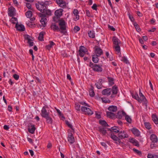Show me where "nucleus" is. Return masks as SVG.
Returning a JSON list of instances; mask_svg holds the SVG:
<instances>
[{
    "label": "nucleus",
    "instance_id": "obj_1",
    "mask_svg": "<svg viewBox=\"0 0 158 158\" xmlns=\"http://www.w3.org/2000/svg\"><path fill=\"white\" fill-rule=\"evenodd\" d=\"M48 4V2H38L35 4L36 8L42 13L38 14V16L41 18V20H47L46 18L48 15L51 14V11L47 9V6Z\"/></svg>",
    "mask_w": 158,
    "mask_h": 158
},
{
    "label": "nucleus",
    "instance_id": "obj_2",
    "mask_svg": "<svg viewBox=\"0 0 158 158\" xmlns=\"http://www.w3.org/2000/svg\"><path fill=\"white\" fill-rule=\"evenodd\" d=\"M108 110L110 111L106 112L107 117L110 118H113L115 116L114 112H116L117 110V107L115 106H110L108 107Z\"/></svg>",
    "mask_w": 158,
    "mask_h": 158
},
{
    "label": "nucleus",
    "instance_id": "obj_3",
    "mask_svg": "<svg viewBox=\"0 0 158 158\" xmlns=\"http://www.w3.org/2000/svg\"><path fill=\"white\" fill-rule=\"evenodd\" d=\"M58 25L59 26V31L61 33L64 34L66 33V23L64 20H58Z\"/></svg>",
    "mask_w": 158,
    "mask_h": 158
},
{
    "label": "nucleus",
    "instance_id": "obj_4",
    "mask_svg": "<svg viewBox=\"0 0 158 158\" xmlns=\"http://www.w3.org/2000/svg\"><path fill=\"white\" fill-rule=\"evenodd\" d=\"M89 66L92 68L94 71L96 72H101L103 70L101 66L97 64H94L92 62H90Z\"/></svg>",
    "mask_w": 158,
    "mask_h": 158
},
{
    "label": "nucleus",
    "instance_id": "obj_5",
    "mask_svg": "<svg viewBox=\"0 0 158 158\" xmlns=\"http://www.w3.org/2000/svg\"><path fill=\"white\" fill-rule=\"evenodd\" d=\"M58 20H52L50 26L51 28L54 31H59Z\"/></svg>",
    "mask_w": 158,
    "mask_h": 158
},
{
    "label": "nucleus",
    "instance_id": "obj_6",
    "mask_svg": "<svg viewBox=\"0 0 158 158\" xmlns=\"http://www.w3.org/2000/svg\"><path fill=\"white\" fill-rule=\"evenodd\" d=\"M48 107L47 106H43L41 110V115L43 118L46 117L49 115V112L48 110H47Z\"/></svg>",
    "mask_w": 158,
    "mask_h": 158
},
{
    "label": "nucleus",
    "instance_id": "obj_7",
    "mask_svg": "<svg viewBox=\"0 0 158 158\" xmlns=\"http://www.w3.org/2000/svg\"><path fill=\"white\" fill-rule=\"evenodd\" d=\"M81 111L85 112V114L91 115L93 114V112L89 108L85 106H82L81 108Z\"/></svg>",
    "mask_w": 158,
    "mask_h": 158
},
{
    "label": "nucleus",
    "instance_id": "obj_8",
    "mask_svg": "<svg viewBox=\"0 0 158 158\" xmlns=\"http://www.w3.org/2000/svg\"><path fill=\"white\" fill-rule=\"evenodd\" d=\"M118 135L120 139L127 138L129 137L128 135L126 132L124 131H119Z\"/></svg>",
    "mask_w": 158,
    "mask_h": 158
},
{
    "label": "nucleus",
    "instance_id": "obj_9",
    "mask_svg": "<svg viewBox=\"0 0 158 158\" xmlns=\"http://www.w3.org/2000/svg\"><path fill=\"white\" fill-rule=\"evenodd\" d=\"M63 10L62 9H59L56 10L55 12V15L56 17H53V20H56V19L60 18L62 15Z\"/></svg>",
    "mask_w": 158,
    "mask_h": 158
},
{
    "label": "nucleus",
    "instance_id": "obj_10",
    "mask_svg": "<svg viewBox=\"0 0 158 158\" xmlns=\"http://www.w3.org/2000/svg\"><path fill=\"white\" fill-rule=\"evenodd\" d=\"M95 55L100 56L103 53L102 50L98 47L95 46L94 48Z\"/></svg>",
    "mask_w": 158,
    "mask_h": 158
},
{
    "label": "nucleus",
    "instance_id": "obj_11",
    "mask_svg": "<svg viewBox=\"0 0 158 158\" xmlns=\"http://www.w3.org/2000/svg\"><path fill=\"white\" fill-rule=\"evenodd\" d=\"M17 22L18 20H15ZM15 28L17 30L19 31H23L25 30V28L24 26L21 24H19L17 22L15 26Z\"/></svg>",
    "mask_w": 158,
    "mask_h": 158
},
{
    "label": "nucleus",
    "instance_id": "obj_12",
    "mask_svg": "<svg viewBox=\"0 0 158 158\" xmlns=\"http://www.w3.org/2000/svg\"><path fill=\"white\" fill-rule=\"evenodd\" d=\"M139 95L140 97V99L141 100V102H143L145 106H147V101L145 97L141 92L140 89H139Z\"/></svg>",
    "mask_w": 158,
    "mask_h": 158
},
{
    "label": "nucleus",
    "instance_id": "obj_13",
    "mask_svg": "<svg viewBox=\"0 0 158 158\" xmlns=\"http://www.w3.org/2000/svg\"><path fill=\"white\" fill-rule=\"evenodd\" d=\"M111 88H107L103 90L102 92V94L103 95L108 96L111 94Z\"/></svg>",
    "mask_w": 158,
    "mask_h": 158
},
{
    "label": "nucleus",
    "instance_id": "obj_14",
    "mask_svg": "<svg viewBox=\"0 0 158 158\" xmlns=\"http://www.w3.org/2000/svg\"><path fill=\"white\" fill-rule=\"evenodd\" d=\"M110 136L111 139L113 140L117 141L118 142L119 144L123 143L121 141V140L118 137H118L116 135H115L111 133Z\"/></svg>",
    "mask_w": 158,
    "mask_h": 158
},
{
    "label": "nucleus",
    "instance_id": "obj_15",
    "mask_svg": "<svg viewBox=\"0 0 158 158\" xmlns=\"http://www.w3.org/2000/svg\"><path fill=\"white\" fill-rule=\"evenodd\" d=\"M122 114L125 117V119L127 122L130 123H131L132 119L130 116L127 115L126 113L123 111H122Z\"/></svg>",
    "mask_w": 158,
    "mask_h": 158
},
{
    "label": "nucleus",
    "instance_id": "obj_16",
    "mask_svg": "<svg viewBox=\"0 0 158 158\" xmlns=\"http://www.w3.org/2000/svg\"><path fill=\"white\" fill-rule=\"evenodd\" d=\"M68 141L71 144L73 143L74 142V139L73 135L71 133H70L68 134Z\"/></svg>",
    "mask_w": 158,
    "mask_h": 158
},
{
    "label": "nucleus",
    "instance_id": "obj_17",
    "mask_svg": "<svg viewBox=\"0 0 158 158\" xmlns=\"http://www.w3.org/2000/svg\"><path fill=\"white\" fill-rule=\"evenodd\" d=\"M103 83V80L101 79H99L98 82H97L95 84L97 88L100 89H101L102 87V83Z\"/></svg>",
    "mask_w": 158,
    "mask_h": 158
},
{
    "label": "nucleus",
    "instance_id": "obj_18",
    "mask_svg": "<svg viewBox=\"0 0 158 158\" xmlns=\"http://www.w3.org/2000/svg\"><path fill=\"white\" fill-rule=\"evenodd\" d=\"M8 14L10 16H14L15 14V9L13 7H10L8 9Z\"/></svg>",
    "mask_w": 158,
    "mask_h": 158
},
{
    "label": "nucleus",
    "instance_id": "obj_19",
    "mask_svg": "<svg viewBox=\"0 0 158 158\" xmlns=\"http://www.w3.org/2000/svg\"><path fill=\"white\" fill-rule=\"evenodd\" d=\"M112 41L113 44L115 45L114 46L119 45V44L121 43L120 40L114 36L113 37Z\"/></svg>",
    "mask_w": 158,
    "mask_h": 158
},
{
    "label": "nucleus",
    "instance_id": "obj_20",
    "mask_svg": "<svg viewBox=\"0 0 158 158\" xmlns=\"http://www.w3.org/2000/svg\"><path fill=\"white\" fill-rule=\"evenodd\" d=\"M150 139L152 143H156L158 140L156 136L154 134H152L151 135Z\"/></svg>",
    "mask_w": 158,
    "mask_h": 158
},
{
    "label": "nucleus",
    "instance_id": "obj_21",
    "mask_svg": "<svg viewBox=\"0 0 158 158\" xmlns=\"http://www.w3.org/2000/svg\"><path fill=\"white\" fill-rule=\"evenodd\" d=\"M34 20H28L26 22L27 25L30 27H33L35 26V23L34 22Z\"/></svg>",
    "mask_w": 158,
    "mask_h": 158
},
{
    "label": "nucleus",
    "instance_id": "obj_22",
    "mask_svg": "<svg viewBox=\"0 0 158 158\" xmlns=\"http://www.w3.org/2000/svg\"><path fill=\"white\" fill-rule=\"evenodd\" d=\"M132 133L136 136H139L140 135V132L139 130L135 128H133L131 130Z\"/></svg>",
    "mask_w": 158,
    "mask_h": 158
},
{
    "label": "nucleus",
    "instance_id": "obj_23",
    "mask_svg": "<svg viewBox=\"0 0 158 158\" xmlns=\"http://www.w3.org/2000/svg\"><path fill=\"white\" fill-rule=\"evenodd\" d=\"M35 129L34 125H31L29 127L28 131L31 134H33L35 132Z\"/></svg>",
    "mask_w": 158,
    "mask_h": 158
},
{
    "label": "nucleus",
    "instance_id": "obj_24",
    "mask_svg": "<svg viewBox=\"0 0 158 158\" xmlns=\"http://www.w3.org/2000/svg\"><path fill=\"white\" fill-rule=\"evenodd\" d=\"M134 21L135 20H131L136 31L138 32L141 31V29L139 26L136 22H134Z\"/></svg>",
    "mask_w": 158,
    "mask_h": 158
},
{
    "label": "nucleus",
    "instance_id": "obj_25",
    "mask_svg": "<svg viewBox=\"0 0 158 158\" xmlns=\"http://www.w3.org/2000/svg\"><path fill=\"white\" fill-rule=\"evenodd\" d=\"M132 96L133 98L137 100L140 103L141 102V100L140 99V98L139 97L138 94L137 93L135 94H132Z\"/></svg>",
    "mask_w": 158,
    "mask_h": 158
},
{
    "label": "nucleus",
    "instance_id": "obj_26",
    "mask_svg": "<svg viewBox=\"0 0 158 158\" xmlns=\"http://www.w3.org/2000/svg\"><path fill=\"white\" fill-rule=\"evenodd\" d=\"M129 142L136 146L138 147L139 146V144L138 141L134 138L129 139Z\"/></svg>",
    "mask_w": 158,
    "mask_h": 158
},
{
    "label": "nucleus",
    "instance_id": "obj_27",
    "mask_svg": "<svg viewBox=\"0 0 158 158\" xmlns=\"http://www.w3.org/2000/svg\"><path fill=\"white\" fill-rule=\"evenodd\" d=\"M47 123L48 124H52L53 122L52 118L49 115L44 117Z\"/></svg>",
    "mask_w": 158,
    "mask_h": 158
},
{
    "label": "nucleus",
    "instance_id": "obj_28",
    "mask_svg": "<svg viewBox=\"0 0 158 158\" xmlns=\"http://www.w3.org/2000/svg\"><path fill=\"white\" fill-rule=\"evenodd\" d=\"M24 37L25 40H27L28 41H32L34 40V38L28 35H24Z\"/></svg>",
    "mask_w": 158,
    "mask_h": 158
},
{
    "label": "nucleus",
    "instance_id": "obj_29",
    "mask_svg": "<svg viewBox=\"0 0 158 158\" xmlns=\"http://www.w3.org/2000/svg\"><path fill=\"white\" fill-rule=\"evenodd\" d=\"M152 120L155 124H158V118L156 115L155 114L152 115Z\"/></svg>",
    "mask_w": 158,
    "mask_h": 158
},
{
    "label": "nucleus",
    "instance_id": "obj_30",
    "mask_svg": "<svg viewBox=\"0 0 158 158\" xmlns=\"http://www.w3.org/2000/svg\"><path fill=\"white\" fill-rule=\"evenodd\" d=\"M49 43V44L46 45V48L48 50H50L51 48L55 44L52 41H50Z\"/></svg>",
    "mask_w": 158,
    "mask_h": 158
},
{
    "label": "nucleus",
    "instance_id": "obj_31",
    "mask_svg": "<svg viewBox=\"0 0 158 158\" xmlns=\"http://www.w3.org/2000/svg\"><path fill=\"white\" fill-rule=\"evenodd\" d=\"M98 56L95 55H94L92 56V61L95 63H97L98 62Z\"/></svg>",
    "mask_w": 158,
    "mask_h": 158
},
{
    "label": "nucleus",
    "instance_id": "obj_32",
    "mask_svg": "<svg viewBox=\"0 0 158 158\" xmlns=\"http://www.w3.org/2000/svg\"><path fill=\"white\" fill-rule=\"evenodd\" d=\"M45 34V32L42 31L40 32L39 34L38 39L40 41H42L44 40L43 36Z\"/></svg>",
    "mask_w": 158,
    "mask_h": 158
},
{
    "label": "nucleus",
    "instance_id": "obj_33",
    "mask_svg": "<svg viewBox=\"0 0 158 158\" xmlns=\"http://www.w3.org/2000/svg\"><path fill=\"white\" fill-rule=\"evenodd\" d=\"M99 131L103 135H105L106 133V131L104 127H99Z\"/></svg>",
    "mask_w": 158,
    "mask_h": 158
},
{
    "label": "nucleus",
    "instance_id": "obj_34",
    "mask_svg": "<svg viewBox=\"0 0 158 158\" xmlns=\"http://www.w3.org/2000/svg\"><path fill=\"white\" fill-rule=\"evenodd\" d=\"M87 52V49L84 46H81L79 48L78 52Z\"/></svg>",
    "mask_w": 158,
    "mask_h": 158
},
{
    "label": "nucleus",
    "instance_id": "obj_35",
    "mask_svg": "<svg viewBox=\"0 0 158 158\" xmlns=\"http://www.w3.org/2000/svg\"><path fill=\"white\" fill-rule=\"evenodd\" d=\"M112 94H116L117 93L118 87L116 86H114L111 89Z\"/></svg>",
    "mask_w": 158,
    "mask_h": 158
},
{
    "label": "nucleus",
    "instance_id": "obj_36",
    "mask_svg": "<svg viewBox=\"0 0 158 158\" xmlns=\"http://www.w3.org/2000/svg\"><path fill=\"white\" fill-rule=\"evenodd\" d=\"M107 78L108 79L109 85L110 86L113 85L114 84V79L110 77H108Z\"/></svg>",
    "mask_w": 158,
    "mask_h": 158
},
{
    "label": "nucleus",
    "instance_id": "obj_37",
    "mask_svg": "<svg viewBox=\"0 0 158 158\" xmlns=\"http://www.w3.org/2000/svg\"><path fill=\"white\" fill-rule=\"evenodd\" d=\"M73 13L74 16H76V19L77 20L79 19V16L78 15V11L77 9H74L73 11Z\"/></svg>",
    "mask_w": 158,
    "mask_h": 158
},
{
    "label": "nucleus",
    "instance_id": "obj_38",
    "mask_svg": "<svg viewBox=\"0 0 158 158\" xmlns=\"http://www.w3.org/2000/svg\"><path fill=\"white\" fill-rule=\"evenodd\" d=\"M88 34L89 37L93 38L95 37V33L93 31H88Z\"/></svg>",
    "mask_w": 158,
    "mask_h": 158
},
{
    "label": "nucleus",
    "instance_id": "obj_39",
    "mask_svg": "<svg viewBox=\"0 0 158 158\" xmlns=\"http://www.w3.org/2000/svg\"><path fill=\"white\" fill-rule=\"evenodd\" d=\"M99 123L100 124L104 127H109V125L105 120H100Z\"/></svg>",
    "mask_w": 158,
    "mask_h": 158
},
{
    "label": "nucleus",
    "instance_id": "obj_40",
    "mask_svg": "<svg viewBox=\"0 0 158 158\" xmlns=\"http://www.w3.org/2000/svg\"><path fill=\"white\" fill-rule=\"evenodd\" d=\"M89 94L90 96L93 97L94 96L95 94L93 87L92 86L91 89L89 90Z\"/></svg>",
    "mask_w": 158,
    "mask_h": 158
},
{
    "label": "nucleus",
    "instance_id": "obj_41",
    "mask_svg": "<svg viewBox=\"0 0 158 158\" xmlns=\"http://www.w3.org/2000/svg\"><path fill=\"white\" fill-rule=\"evenodd\" d=\"M112 130L114 132L116 133H119V128L117 127H113L111 128Z\"/></svg>",
    "mask_w": 158,
    "mask_h": 158
},
{
    "label": "nucleus",
    "instance_id": "obj_42",
    "mask_svg": "<svg viewBox=\"0 0 158 158\" xmlns=\"http://www.w3.org/2000/svg\"><path fill=\"white\" fill-rule=\"evenodd\" d=\"M66 124L68 125V126L71 129L72 131L73 132H74V130L73 128L72 125L70 123L67 121H66Z\"/></svg>",
    "mask_w": 158,
    "mask_h": 158
},
{
    "label": "nucleus",
    "instance_id": "obj_43",
    "mask_svg": "<svg viewBox=\"0 0 158 158\" xmlns=\"http://www.w3.org/2000/svg\"><path fill=\"white\" fill-rule=\"evenodd\" d=\"M26 15L27 18H30L32 16V12L31 11H28L26 13Z\"/></svg>",
    "mask_w": 158,
    "mask_h": 158
},
{
    "label": "nucleus",
    "instance_id": "obj_44",
    "mask_svg": "<svg viewBox=\"0 0 158 158\" xmlns=\"http://www.w3.org/2000/svg\"><path fill=\"white\" fill-rule=\"evenodd\" d=\"M144 125L145 127L148 129H150L151 128V125L149 123L145 122L144 123Z\"/></svg>",
    "mask_w": 158,
    "mask_h": 158
},
{
    "label": "nucleus",
    "instance_id": "obj_45",
    "mask_svg": "<svg viewBox=\"0 0 158 158\" xmlns=\"http://www.w3.org/2000/svg\"><path fill=\"white\" fill-rule=\"evenodd\" d=\"M80 107L81 105L79 103L75 104V108L76 110L77 111H80Z\"/></svg>",
    "mask_w": 158,
    "mask_h": 158
},
{
    "label": "nucleus",
    "instance_id": "obj_46",
    "mask_svg": "<svg viewBox=\"0 0 158 158\" xmlns=\"http://www.w3.org/2000/svg\"><path fill=\"white\" fill-rule=\"evenodd\" d=\"M121 60L126 64H127L129 63V62L128 60H127V57L125 56H123Z\"/></svg>",
    "mask_w": 158,
    "mask_h": 158
},
{
    "label": "nucleus",
    "instance_id": "obj_47",
    "mask_svg": "<svg viewBox=\"0 0 158 158\" xmlns=\"http://www.w3.org/2000/svg\"><path fill=\"white\" fill-rule=\"evenodd\" d=\"M133 150L135 153H136L139 156H140L142 154L141 152L139 150H138L137 149L134 148L133 149Z\"/></svg>",
    "mask_w": 158,
    "mask_h": 158
},
{
    "label": "nucleus",
    "instance_id": "obj_48",
    "mask_svg": "<svg viewBox=\"0 0 158 158\" xmlns=\"http://www.w3.org/2000/svg\"><path fill=\"white\" fill-rule=\"evenodd\" d=\"M114 48L115 51L118 53H120V47L119 45L114 46Z\"/></svg>",
    "mask_w": 158,
    "mask_h": 158
},
{
    "label": "nucleus",
    "instance_id": "obj_49",
    "mask_svg": "<svg viewBox=\"0 0 158 158\" xmlns=\"http://www.w3.org/2000/svg\"><path fill=\"white\" fill-rule=\"evenodd\" d=\"M102 102L105 103H110V101L105 98H102Z\"/></svg>",
    "mask_w": 158,
    "mask_h": 158
},
{
    "label": "nucleus",
    "instance_id": "obj_50",
    "mask_svg": "<svg viewBox=\"0 0 158 158\" xmlns=\"http://www.w3.org/2000/svg\"><path fill=\"white\" fill-rule=\"evenodd\" d=\"M80 30V27L77 26H75L73 29L74 31L76 33Z\"/></svg>",
    "mask_w": 158,
    "mask_h": 158
},
{
    "label": "nucleus",
    "instance_id": "obj_51",
    "mask_svg": "<svg viewBox=\"0 0 158 158\" xmlns=\"http://www.w3.org/2000/svg\"><path fill=\"white\" fill-rule=\"evenodd\" d=\"M66 5V2L63 1V2L59 5V6L61 7L64 8L65 7Z\"/></svg>",
    "mask_w": 158,
    "mask_h": 158
},
{
    "label": "nucleus",
    "instance_id": "obj_52",
    "mask_svg": "<svg viewBox=\"0 0 158 158\" xmlns=\"http://www.w3.org/2000/svg\"><path fill=\"white\" fill-rule=\"evenodd\" d=\"M40 23L41 24L40 26H42L43 27H45L46 26V23L45 22V20H40Z\"/></svg>",
    "mask_w": 158,
    "mask_h": 158
},
{
    "label": "nucleus",
    "instance_id": "obj_53",
    "mask_svg": "<svg viewBox=\"0 0 158 158\" xmlns=\"http://www.w3.org/2000/svg\"><path fill=\"white\" fill-rule=\"evenodd\" d=\"M85 12L86 13V14L88 16H89V17H92V15L90 13V12L89 10H86Z\"/></svg>",
    "mask_w": 158,
    "mask_h": 158
},
{
    "label": "nucleus",
    "instance_id": "obj_54",
    "mask_svg": "<svg viewBox=\"0 0 158 158\" xmlns=\"http://www.w3.org/2000/svg\"><path fill=\"white\" fill-rule=\"evenodd\" d=\"M79 103L80 104H81L82 105H84V106H87L88 107H89V105L88 104L86 103L85 102H79Z\"/></svg>",
    "mask_w": 158,
    "mask_h": 158
},
{
    "label": "nucleus",
    "instance_id": "obj_55",
    "mask_svg": "<svg viewBox=\"0 0 158 158\" xmlns=\"http://www.w3.org/2000/svg\"><path fill=\"white\" fill-rule=\"evenodd\" d=\"M155 143H152H152L150 145V147L151 148H154L156 147V145L155 144Z\"/></svg>",
    "mask_w": 158,
    "mask_h": 158
},
{
    "label": "nucleus",
    "instance_id": "obj_56",
    "mask_svg": "<svg viewBox=\"0 0 158 158\" xmlns=\"http://www.w3.org/2000/svg\"><path fill=\"white\" fill-rule=\"evenodd\" d=\"M13 77L16 80H18L19 78V75L17 74L13 75Z\"/></svg>",
    "mask_w": 158,
    "mask_h": 158
},
{
    "label": "nucleus",
    "instance_id": "obj_57",
    "mask_svg": "<svg viewBox=\"0 0 158 158\" xmlns=\"http://www.w3.org/2000/svg\"><path fill=\"white\" fill-rule=\"evenodd\" d=\"M97 6L96 4H94L92 6V8L93 9L96 10H97Z\"/></svg>",
    "mask_w": 158,
    "mask_h": 158
},
{
    "label": "nucleus",
    "instance_id": "obj_58",
    "mask_svg": "<svg viewBox=\"0 0 158 158\" xmlns=\"http://www.w3.org/2000/svg\"><path fill=\"white\" fill-rule=\"evenodd\" d=\"M121 112H118L117 115V118H118L119 119H121L122 118V116L120 114Z\"/></svg>",
    "mask_w": 158,
    "mask_h": 158
},
{
    "label": "nucleus",
    "instance_id": "obj_59",
    "mask_svg": "<svg viewBox=\"0 0 158 158\" xmlns=\"http://www.w3.org/2000/svg\"><path fill=\"white\" fill-rule=\"evenodd\" d=\"M108 28L111 30L114 31H115V29L113 26H110L109 25H108Z\"/></svg>",
    "mask_w": 158,
    "mask_h": 158
},
{
    "label": "nucleus",
    "instance_id": "obj_60",
    "mask_svg": "<svg viewBox=\"0 0 158 158\" xmlns=\"http://www.w3.org/2000/svg\"><path fill=\"white\" fill-rule=\"evenodd\" d=\"M154 155H153L151 153H148L147 156L148 158H154Z\"/></svg>",
    "mask_w": 158,
    "mask_h": 158
},
{
    "label": "nucleus",
    "instance_id": "obj_61",
    "mask_svg": "<svg viewBox=\"0 0 158 158\" xmlns=\"http://www.w3.org/2000/svg\"><path fill=\"white\" fill-rule=\"evenodd\" d=\"M27 43L29 44L30 46H32L33 45L34 43L32 41H29L27 42Z\"/></svg>",
    "mask_w": 158,
    "mask_h": 158
},
{
    "label": "nucleus",
    "instance_id": "obj_62",
    "mask_svg": "<svg viewBox=\"0 0 158 158\" xmlns=\"http://www.w3.org/2000/svg\"><path fill=\"white\" fill-rule=\"evenodd\" d=\"M63 0H56V3L59 4V5L63 2Z\"/></svg>",
    "mask_w": 158,
    "mask_h": 158
},
{
    "label": "nucleus",
    "instance_id": "obj_63",
    "mask_svg": "<svg viewBox=\"0 0 158 158\" xmlns=\"http://www.w3.org/2000/svg\"><path fill=\"white\" fill-rule=\"evenodd\" d=\"M79 55L81 57H82L84 56V54L86 53V52H78Z\"/></svg>",
    "mask_w": 158,
    "mask_h": 158
},
{
    "label": "nucleus",
    "instance_id": "obj_64",
    "mask_svg": "<svg viewBox=\"0 0 158 158\" xmlns=\"http://www.w3.org/2000/svg\"><path fill=\"white\" fill-rule=\"evenodd\" d=\"M13 2L14 4V5L15 6H18V3L16 0H13Z\"/></svg>",
    "mask_w": 158,
    "mask_h": 158
}]
</instances>
